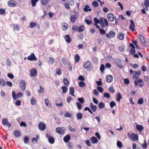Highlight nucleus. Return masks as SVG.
<instances>
[{
	"label": "nucleus",
	"mask_w": 149,
	"mask_h": 149,
	"mask_svg": "<svg viewBox=\"0 0 149 149\" xmlns=\"http://www.w3.org/2000/svg\"><path fill=\"white\" fill-rule=\"evenodd\" d=\"M39 0H32L31 1L32 6L33 7H34L36 6V3Z\"/></svg>",
	"instance_id": "nucleus-47"
},
{
	"label": "nucleus",
	"mask_w": 149,
	"mask_h": 149,
	"mask_svg": "<svg viewBox=\"0 0 149 149\" xmlns=\"http://www.w3.org/2000/svg\"><path fill=\"white\" fill-rule=\"evenodd\" d=\"M139 37L141 42L144 45H145V44L146 43V42L145 40L144 36L141 34H139Z\"/></svg>",
	"instance_id": "nucleus-20"
},
{
	"label": "nucleus",
	"mask_w": 149,
	"mask_h": 149,
	"mask_svg": "<svg viewBox=\"0 0 149 149\" xmlns=\"http://www.w3.org/2000/svg\"><path fill=\"white\" fill-rule=\"evenodd\" d=\"M37 24L35 22H31L29 24V27L31 28H33L35 27Z\"/></svg>",
	"instance_id": "nucleus-39"
},
{
	"label": "nucleus",
	"mask_w": 149,
	"mask_h": 149,
	"mask_svg": "<svg viewBox=\"0 0 149 149\" xmlns=\"http://www.w3.org/2000/svg\"><path fill=\"white\" fill-rule=\"evenodd\" d=\"M5 13V10L4 9L1 8L0 9V14L3 15Z\"/></svg>",
	"instance_id": "nucleus-57"
},
{
	"label": "nucleus",
	"mask_w": 149,
	"mask_h": 149,
	"mask_svg": "<svg viewBox=\"0 0 149 149\" xmlns=\"http://www.w3.org/2000/svg\"><path fill=\"white\" fill-rule=\"evenodd\" d=\"M31 75L30 76L31 77H34L36 75L37 71L35 69H32L30 71Z\"/></svg>",
	"instance_id": "nucleus-16"
},
{
	"label": "nucleus",
	"mask_w": 149,
	"mask_h": 149,
	"mask_svg": "<svg viewBox=\"0 0 149 149\" xmlns=\"http://www.w3.org/2000/svg\"><path fill=\"white\" fill-rule=\"evenodd\" d=\"M70 1H71V2H73L72 0H68L67 1V3L64 4L65 8L67 9H68L70 8V6L69 5L71 4V3H70Z\"/></svg>",
	"instance_id": "nucleus-26"
},
{
	"label": "nucleus",
	"mask_w": 149,
	"mask_h": 149,
	"mask_svg": "<svg viewBox=\"0 0 149 149\" xmlns=\"http://www.w3.org/2000/svg\"><path fill=\"white\" fill-rule=\"evenodd\" d=\"M63 81L65 85L66 86H68L69 85V82L67 79L66 77H64L63 79Z\"/></svg>",
	"instance_id": "nucleus-35"
},
{
	"label": "nucleus",
	"mask_w": 149,
	"mask_h": 149,
	"mask_svg": "<svg viewBox=\"0 0 149 149\" xmlns=\"http://www.w3.org/2000/svg\"><path fill=\"white\" fill-rule=\"evenodd\" d=\"M90 105L91 108L93 111L94 112L97 109L96 106L93 105L92 103H91Z\"/></svg>",
	"instance_id": "nucleus-30"
},
{
	"label": "nucleus",
	"mask_w": 149,
	"mask_h": 149,
	"mask_svg": "<svg viewBox=\"0 0 149 149\" xmlns=\"http://www.w3.org/2000/svg\"><path fill=\"white\" fill-rule=\"evenodd\" d=\"M0 85L3 86H4L6 85L5 82L3 79H0Z\"/></svg>",
	"instance_id": "nucleus-38"
},
{
	"label": "nucleus",
	"mask_w": 149,
	"mask_h": 149,
	"mask_svg": "<svg viewBox=\"0 0 149 149\" xmlns=\"http://www.w3.org/2000/svg\"><path fill=\"white\" fill-rule=\"evenodd\" d=\"M84 27L83 25L80 26L78 29V31L79 32H81L84 30Z\"/></svg>",
	"instance_id": "nucleus-34"
},
{
	"label": "nucleus",
	"mask_w": 149,
	"mask_h": 149,
	"mask_svg": "<svg viewBox=\"0 0 149 149\" xmlns=\"http://www.w3.org/2000/svg\"><path fill=\"white\" fill-rule=\"evenodd\" d=\"M19 87L20 88L22 91H24L25 90L26 84L25 82L23 80H21L19 83Z\"/></svg>",
	"instance_id": "nucleus-5"
},
{
	"label": "nucleus",
	"mask_w": 149,
	"mask_h": 149,
	"mask_svg": "<svg viewBox=\"0 0 149 149\" xmlns=\"http://www.w3.org/2000/svg\"><path fill=\"white\" fill-rule=\"evenodd\" d=\"M135 52V49H131L130 50V53L132 55L134 54Z\"/></svg>",
	"instance_id": "nucleus-64"
},
{
	"label": "nucleus",
	"mask_w": 149,
	"mask_h": 149,
	"mask_svg": "<svg viewBox=\"0 0 149 149\" xmlns=\"http://www.w3.org/2000/svg\"><path fill=\"white\" fill-rule=\"evenodd\" d=\"M13 134L15 136L17 137H19L21 135V132L18 130H15L14 131Z\"/></svg>",
	"instance_id": "nucleus-19"
},
{
	"label": "nucleus",
	"mask_w": 149,
	"mask_h": 149,
	"mask_svg": "<svg viewBox=\"0 0 149 149\" xmlns=\"http://www.w3.org/2000/svg\"><path fill=\"white\" fill-rule=\"evenodd\" d=\"M143 99L142 98H140L139 99L138 103L139 104H143Z\"/></svg>",
	"instance_id": "nucleus-55"
},
{
	"label": "nucleus",
	"mask_w": 149,
	"mask_h": 149,
	"mask_svg": "<svg viewBox=\"0 0 149 149\" xmlns=\"http://www.w3.org/2000/svg\"><path fill=\"white\" fill-rule=\"evenodd\" d=\"M49 0H41V3L43 6H45L49 2Z\"/></svg>",
	"instance_id": "nucleus-45"
},
{
	"label": "nucleus",
	"mask_w": 149,
	"mask_h": 149,
	"mask_svg": "<svg viewBox=\"0 0 149 149\" xmlns=\"http://www.w3.org/2000/svg\"><path fill=\"white\" fill-rule=\"evenodd\" d=\"M115 32L113 31H109L108 33L106 34V36L108 38H112L115 37Z\"/></svg>",
	"instance_id": "nucleus-7"
},
{
	"label": "nucleus",
	"mask_w": 149,
	"mask_h": 149,
	"mask_svg": "<svg viewBox=\"0 0 149 149\" xmlns=\"http://www.w3.org/2000/svg\"><path fill=\"white\" fill-rule=\"evenodd\" d=\"M109 90L110 92L112 93H114L115 92V90L113 87H110Z\"/></svg>",
	"instance_id": "nucleus-63"
},
{
	"label": "nucleus",
	"mask_w": 149,
	"mask_h": 149,
	"mask_svg": "<svg viewBox=\"0 0 149 149\" xmlns=\"http://www.w3.org/2000/svg\"><path fill=\"white\" fill-rule=\"evenodd\" d=\"M77 100L80 103L83 104L84 102V100L83 97L78 98Z\"/></svg>",
	"instance_id": "nucleus-54"
},
{
	"label": "nucleus",
	"mask_w": 149,
	"mask_h": 149,
	"mask_svg": "<svg viewBox=\"0 0 149 149\" xmlns=\"http://www.w3.org/2000/svg\"><path fill=\"white\" fill-rule=\"evenodd\" d=\"M100 33L101 35H104L106 33L105 31L103 29H99Z\"/></svg>",
	"instance_id": "nucleus-52"
},
{
	"label": "nucleus",
	"mask_w": 149,
	"mask_h": 149,
	"mask_svg": "<svg viewBox=\"0 0 149 149\" xmlns=\"http://www.w3.org/2000/svg\"><path fill=\"white\" fill-rule=\"evenodd\" d=\"M12 96L13 98L15 100L17 99V94H16L15 91L12 92Z\"/></svg>",
	"instance_id": "nucleus-46"
},
{
	"label": "nucleus",
	"mask_w": 149,
	"mask_h": 149,
	"mask_svg": "<svg viewBox=\"0 0 149 149\" xmlns=\"http://www.w3.org/2000/svg\"><path fill=\"white\" fill-rule=\"evenodd\" d=\"M104 97H106L108 98H109L110 97V95L108 93H104Z\"/></svg>",
	"instance_id": "nucleus-61"
},
{
	"label": "nucleus",
	"mask_w": 149,
	"mask_h": 149,
	"mask_svg": "<svg viewBox=\"0 0 149 149\" xmlns=\"http://www.w3.org/2000/svg\"><path fill=\"white\" fill-rule=\"evenodd\" d=\"M76 116L78 120H81L82 118V115L81 113L79 112L76 114Z\"/></svg>",
	"instance_id": "nucleus-33"
},
{
	"label": "nucleus",
	"mask_w": 149,
	"mask_h": 149,
	"mask_svg": "<svg viewBox=\"0 0 149 149\" xmlns=\"http://www.w3.org/2000/svg\"><path fill=\"white\" fill-rule=\"evenodd\" d=\"M100 24L102 28H104L106 27L108 28L109 26V23L107 20L105 19H104L103 17L100 18Z\"/></svg>",
	"instance_id": "nucleus-1"
},
{
	"label": "nucleus",
	"mask_w": 149,
	"mask_h": 149,
	"mask_svg": "<svg viewBox=\"0 0 149 149\" xmlns=\"http://www.w3.org/2000/svg\"><path fill=\"white\" fill-rule=\"evenodd\" d=\"M68 148L70 149H73L74 146L72 142H68Z\"/></svg>",
	"instance_id": "nucleus-31"
},
{
	"label": "nucleus",
	"mask_w": 149,
	"mask_h": 149,
	"mask_svg": "<svg viewBox=\"0 0 149 149\" xmlns=\"http://www.w3.org/2000/svg\"><path fill=\"white\" fill-rule=\"evenodd\" d=\"M117 97L116 98V101L119 102L120 101L121 99L122 98V96L119 92H118L117 93Z\"/></svg>",
	"instance_id": "nucleus-28"
},
{
	"label": "nucleus",
	"mask_w": 149,
	"mask_h": 149,
	"mask_svg": "<svg viewBox=\"0 0 149 149\" xmlns=\"http://www.w3.org/2000/svg\"><path fill=\"white\" fill-rule=\"evenodd\" d=\"M124 34L123 33H120L118 35V38L121 40H123L124 39Z\"/></svg>",
	"instance_id": "nucleus-37"
},
{
	"label": "nucleus",
	"mask_w": 149,
	"mask_h": 149,
	"mask_svg": "<svg viewBox=\"0 0 149 149\" xmlns=\"http://www.w3.org/2000/svg\"><path fill=\"white\" fill-rule=\"evenodd\" d=\"M110 105L111 108H113L116 106L115 103L113 101H111L110 103Z\"/></svg>",
	"instance_id": "nucleus-59"
},
{
	"label": "nucleus",
	"mask_w": 149,
	"mask_h": 149,
	"mask_svg": "<svg viewBox=\"0 0 149 149\" xmlns=\"http://www.w3.org/2000/svg\"><path fill=\"white\" fill-rule=\"evenodd\" d=\"M13 29L15 30L18 31L19 30V25L14 24L13 25Z\"/></svg>",
	"instance_id": "nucleus-41"
},
{
	"label": "nucleus",
	"mask_w": 149,
	"mask_h": 149,
	"mask_svg": "<svg viewBox=\"0 0 149 149\" xmlns=\"http://www.w3.org/2000/svg\"><path fill=\"white\" fill-rule=\"evenodd\" d=\"M90 140L91 141V142L93 143H96L98 142V139L94 136H93L90 138Z\"/></svg>",
	"instance_id": "nucleus-21"
},
{
	"label": "nucleus",
	"mask_w": 149,
	"mask_h": 149,
	"mask_svg": "<svg viewBox=\"0 0 149 149\" xmlns=\"http://www.w3.org/2000/svg\"><path fill=\"white\" fill-rule=\"evenodd\" d=\"M85 143L89 147H91V142L88 140H87L85 141Z\"/></svg>",
	"instance_id": "nucleus-62"
},
{
	"label": "nucleus",
	"mask_w": 149,
	"mask_h": 149,
	"mask_svg": "<svg viewBox=\"0 0 149 149\" xmlns=\"http://www.w3.org/2000/svg\"><path fill=\"white\" fill-rule=\"evenodd\" d=\"M68 25L67 23H65L63 24V26H62V29L64 31H65L68 29Z\"/></svg>",
	"instance_id": "nucleus-40"
},
{
	"label": "nucleus",
	"mask_w": 149,
	"mask_h": 149,
	"mask_svg": "<svg viewBox=\"0 0 149 149\" xmlns=\"http://www.w3.org/2000/svg\"><path fill=\"white\" fill-rule=\"evenodd\" d=\"M144 5L146 8V10L148 9V7L149 6V1L148 0H146L145 1Z\"/></svg>",
	"instance_id": "nucleus-44"
},
{
	"label": "nucleus",
	"mask_w": 149,
	"mask_h": 149,
	"mask_svg": "<svg viewBox=\"0 0 149 149\" xmlns=\"http://www.w3.org/2000/svg\"><path fill=\"white\" fill-rule=\"evenodd\" d=\"M17 2L14 0H10L7 3L8 5L11 7H15L17 5Z\"/></svg>",
	"instance_id": "nucleus-6"
},
{
	"label": "nucleus",
	"mask_w": 149,
	"mask_h": 149,
	"mask_svg": "<svg viewBox=\"0 0 149 149\" xmlns=\"http://www.w3.org/2000/svg\"><path fill=\"white\" fill-rule=\"evenodd\" d=\"M74 58L75 62L76 63H77L79 61L80 59V56L78 54L75 55Z\"/></svg>",
	"instance_id": "nucleus-27"
},
{
	"label": "nucleus",
	"mask_w": 149,
	"mask_h": 149,
	"mask_svg": "<svg viewBox=\"0 0 149 149\" xmlns=\"http://www.w3.org/2000/svg\"><path fill=\"white\" fill-rule=\"evenodd\" d=\"M106 80L107 81L108 83H110L113 80V76L111 75H107L106 77Z\"/></svg>",
	"instance_id": "nucleus-17"
},
{
	"label": "nucleus",
	"mask_w": 149,
	"mask_h": 149,
	"mask_svg": "<svg viewBox=\"0 0 149 149\" xmlns=\"http://www.w3.org/2000/svg\"><path fill=\"white\" fill-rule=\"evenodd\" d=\"M70 139V136L69 134L67 135L63 138V141L65 143L68 142Z\"/></svg>",
	"instance_id": "nucleus-18"
},
{
	"label": "nucleus",
	"mask_w": 149,
	"mask_h": 149,
	"mask_svg": "<svg viewBox=\"0 0 149 149\" xmlns=\"http://www.w3.org/2000/svg\"><path fill=\"white\" fill-rule=\"evenodd\" d=\"M77 18V17L76 15H74L71 16L70 17V21L72 23H74Z\"/></svg>",
	"instance_id": "nucleus-22"
},
{
	"label": "nucleus",
	"mask_w": 149,
	"mask_h": 149,
	"mask_svg": "<svg viewBox=\"0 0 149 149\" xmlns=\"http://www.w3.org/2000/svg\"><path fill=\"white\" fill-rule=\"evenodd\" d=\"M69 90L70 94L72 96H74L75 95L74 93V88L72 86L70 87L69 88Z\"/></svg>",
	"instance_id": "nucleus-23"
},
{
	"label": "nucleus",
	"mask_w": 149,
	"mask_h": 149,
	"mask_svg": "<svg viewBox=\"0 0 149 149\" xmlns=\"http://www.w3.org/2000/svg\"><path fill=\"white\" fill-rule=\"evenodd\" d=\"M105 69V66L103 64H102L100 68V70L101 72H103Z\"/></svg>",
	"instance_id": "nucleus-50"
},
{
	"label": "nucleus",
	"mask_w": 149,
	"mask_h": 149,
	"mask_svg": "<svg viewBox=\"0 0 149 149\" xmlns=\"http://www.w3.org/2000/svg\"><path fill=\"white\" fill-rule=\"evenodd\" d=\"M81 104V103H80L79 102H77L76 103V105H77V108L79 110L81 109L82 108V106Z\"/></svg>",
	"instance_id": "nucleus-58"
},
{
	"label": "nucleus",
	"mask_w": 149,
	"mask_h": 149,
	"mask_svg": "<svg viewBox=\"0 0 149 149\" xmlns=\"http://www.w3.org/2000/svg\"><path fill=\"white\" fill-rule=\"evenodd\" d=\"M31 103L32 105L36 104V101L34 97H32L31 100Z\"/></svg>",
	"instance_id": "nucleus-42"
},
{
	"label": "nucleus",
	"mask_w": 149,
	"mask_h": 149,
	"mask_svg": "<svg viewBox=\"0 0 149 149\" xmlns=\"http://www.w3.org/2000/svg\"><path fill=\"white\" fill-rule=\"evenodd\" d=\"M27 60L31 61H35L37 60L34 53L31 54L30 55L27 57Z\"/></svg>",
	"instance_id": "nucleus-11"
},
{
	"label": "nucleus",
	"mask_w": 149,
	"mask_h": 149,
	"mask_svg": "<svg viewBox=\"0 0 149 149\" xmlns=\"http://www.w3.org/2000/svg\"><path fill=\"white\" fill-rule=\"evenodd\" d=\"M44 91V88L42 87L41 86H40V89L38 91V93H42Z\"/></svg>",
	"instance_id": "nucleus-51"
},
{
	"label": "nucleus",
	"mask_w": 149,
	"mask_h": 149,
	"mask_svg": "<svg viewBox=\"0 0 149 149\" xmlns=\"http://www.w3.org/2000/svg\"><path fill=\"white\" fill-rule=\"evenodd\" d=\"M130 22L131 24L130 25L129 29L130 30H132V31H135L134 28L135 26L134 23L132 20H130Z\"/></svg>",
	"instance_id": "nucleus-14"
},
{
	"label": "nucleus",
	"mask_w": 149,
	"mask_h": 149,
	"mask_svg": "<svg viewBox=\"0 0 149 149\" xmlns=\"http://www.w3.org/2000/svg\"><path fill=\"white\" fill-rule=\"evenodd\" d=\"M71 116V114L68 112H67L64 114V116L65 117H70Z\"/></svg>",
	"instance_id": "nucleus-60"
},
{
	"label": "nucleus",
	"mask_w": 149,
	"mask_h": 149,
	"mask_svg": "<svg viewBox=\"0 0 149 149\" xmlns=\"http://www.w3.org/2000/svg\"><path fill=\"white\" fill-rule=\"evenodd\" d=\"M138 83L140 87H143V80L141 79H139L138 81L135 80V81L134 84L135 86H137L138 85Z\"/></svg>",
	"instance_id": "nucleus-9"
},
{
	"label": "nucleus",
	"mask_w": 149,
	"mask_h": 149,
	"mask_svg": "<svg viewBox=\"0 0 149 149\" xmlns=\"http://www.w3.org/2000/svg\"><path fill=\"white\" fill-rule=\"evenodd\" d=\"M116 64L120 68H123V66L121 63V60L119 59H117L115 62Z\"/></svg>",
	"instance_id": "nucleus-15"
},
{
	"label": "nucleus",
	"mask_w": 149,
	"mask_h": 149,
	"mask_svg": "<svg viewBox=\"0 0 149 149\" xmlns=\"http://www.w3.org/2000/svg\"><path fill=\"white\" fill-rule=\"evenodd\" d=\"M105 107V105L103 102H100L98 105L99 109H102Z\"/></svg>",
	"instance_id": "nucleus-32"
},
{
	"label": "nucleus",
	"mask_w": 149,
	"mask_h": 149,
	"mask_svg": "<svg viewBox=\"0 0 149 149\" xmlns=\"http://www.w3.org/2000/svg\"><path fill=\"white\" fill-rule=\"evenodd\" d=\"M136 129L140 132H141L144 129L143 126L141 125H136Z\"/></svg>",
	"instance_id": "nucleus-24"
},
{
	"label": "nucleus",
	"mask_w": 149,
	"mask_h": 149,
	"mask_svg": "<svg viewBox=\"0 0 149 149\" xmlns=\"http://www.w3.org/2000/svg\"><path fill=\"white\" fill-rule=\"evenodd\" d=\"M79 86L81 87H84L85 86V83L83 81H81L79 82Z\"/></svg>",
	"instance_id": "nucleus-43"
},
{
	"label": "nucleus",
	"mask_w": 149,
	"mask_h": 149,
	"mask_svg": "<svg viewBox=\"0 0 149 149\" xmlns=\"http://www.w3.org/2000/svg\"><path fill=\"white\" fill-rule=\"evenodd\" d=\"M45 102L46 106L49 107L51 105V104L47 98H45L44 100Z\"/></svg>",
	"instance_id": "nucleus-36"
},
{
	"label": "nucleus",
	"mask_w": 149,
	"mask_h": 149,
	"mask_svg": "<svg viewBox=\"0 0 149 149\" xmlns=\"http://www.w3.org/2000/svg\"><path fill=\"white\" fill-rule=\"evenodd\" d=\"M62 89L63 91V93H65L67 91V88L65 86H63L62 87Z\"/></svg>",
	"instance_id": "nucleus-48"
},
{
	"label": "nucleus",
	"mask_w": 149,
	"mask_h": 149,
	"mask_svg": "<svg viewBox=\"0 0 149 149\" xmlns=\"http://www.w3.org/2000/svg\"><path fill=\"white\" fill-rule=\"evenodd\" d=\"M117 146L120 148L122 146V144L121 142L120 141H118L117 142Z\"/></svg>",
	"instance_id": "nucleus-53"
},
{
	"label": "nucleus",
	"mask_w": 149,
	"mask_h": 149,
	"mask_svg": "<svg viewBox=\"0 0 149 149\" xmlns=\"http://www.w3.org/2000/svg\"><path fill=\"white\" fill-rule=\"evenodd\" d=\"M46 127V125L44 123L41 122L39 124L38 127L39 129L41 130H44L45 129Z\"/></svg>",
	"instance_id": "nucleus-13"
},
{
	"label": "nucleus",
	"mask_w": 149,
	"mask_h": 149,
	"mask_svg": "<svg viewBox=\"0 0 149 149\" xmlns=\"http://www.w3.org/2000/svg\"><path fill=\"white\" fill-rule=\"evenodd\" d=\"M64 39L65 41L68 43L70 42L71 39L69 35H66L64 37Z\"/></svg>",
	"instance_id": "nucleus-25"
},
{
	"label": "nucleus",
	"mask_w": 149,
	"mask_h": 149,
	"mask_svg": "<svg viewBox=\"0 0 149 149\" xmlns=\"http://www.w3.org/2000/svg\"><path fill=\"white\" fill-rule=\"evenodd\" d=\"M91 10L92 9L90 8L89 6L87 5H86L84 9V11L85 12H87L88 11H91Z\"/></svg>",
	"instance_id": "nucleus-29"
},
{
	"label": "nucleus",
	"mask_w": 149,
	"mask_h": 149,
	"mask_svg": "<svg viewBox=\"0 0 149 149\" xmlns=\"http://www.w3.org/2000/svg\"><path fill=\"white\" fill-rule=\"evenodd\" d=\"M92 5L94 6V7H96L98 6L99 4L96 1H93L92 3Z\"/></svg>",
	"instance_id": "nucleus-49"
},
{
	"label": "nucleus",
	"mask_w": 149,
	"mask_h": 149,
	"mask_svg": "<svg viewBox=\"0 0 149 149\" xmlns=\"http://www.w3.org/2000/svg\"><path fill=\"white\" fill-rule=\"evenodd\" d=\"M46 137L48 139L49 142L51 144H53L55 141V140L54 138L49 135L48 134H46Z\"/></svg>",
	"instance_id": "nucleus-12"
},
{
	"label": "nucleus",
	"mask_w": 149,
	"mask_h": 149,
	"mask_svg": "<svg viewBox=\"0 0 149 149\" xmlns=\"http://www.w3.org/2000/svg\"><path fill=\"white\" fill-rule=\"evenodd\" d=\"M3 125L5 126H7L8 128H10L11 126V124L10 123L8 119L6 118H3L2 120Z\"/></svg>",
	"instance_id": "nucleus-4"
},
{
	"label": "nucleus",
	"mask_w": 149,
	"mask_h": 149,
	"mask_svg": "<svg viewBox=\"0 0 149 149\" xmlns=\"http://www.w3.org/2000/svg\"><path fill=\"white\" fill-rule=\"evenodd\" d=\"M65 128L64 127H58L56 129V132L58 134L63 135L65 131Z\"/></svg>",
	"instance_id": "nucleus-3"
},
{
	"label": "nucleus",
	"mask_w": 149,
	"mask_h": 149,
	"mask_svg": "<svg viewBox=\"0 0 149 149\" xmlns=\"http://www.w3.org/2000/svg\"><path fill=\"white\" fill-rule=\"evenodd\" d=\"M83 66L86 69L89 70L91 68V64L89 61H87L86 63L83 64Z\"/></svg>",
	"instance_id": "nucleus-8"
},
{
	"label": "nucleus",
	"mask_w": 149,
	"mask_h": 149,
	"mask_svg": "<svg viewBox=\"0 0 149 149\" xmlns=\"http://www.w3.org/2000/svg\"><path fill=\"white\" fill-rule=\"evenodd\" d=\"M127 136L129 138H130L132 141H137L138 140L139 136L136 134L134 133H132L131 134L129 132L128 133Z\"/></svg>",
	"instance_id": "nucleus-2"
},
{
	"label": "nucleus",
	"mask_w": 149,
	"mask_h": 149,
	"mask_svg": "<svg viewBox=\"0 0 149 149\" xmlns=\"http://www.w3.org/2000/svg\"><path fill=\"white\" fill-rule=\"evenodd\" d=\"M24 142L25 143H28L29 142V139L28 137L26 136L24 137Z\"/></svg>",
	"instance_id": "nucleus-56"
},
{
	"label": "nucleus",
	"mask_w": 149,
	"mask_h": 149,
	"mask_svg": "<svg viewBox=\"0 0 149 149\" xmlns=\"http://www.w3.org/2000/svg\"><path fill=\"white\" fill-rule=\"evenodd\" d=\"M107 17L108 20L111 21H113L116 19L114 15L112 13H109L107 15Z\"/></svg>",
	"instance_id": "nucleus-10"
}]
</instances>
